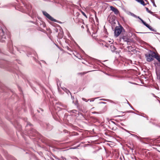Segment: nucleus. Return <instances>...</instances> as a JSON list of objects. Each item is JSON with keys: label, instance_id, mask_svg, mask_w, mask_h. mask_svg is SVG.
<instances>
[{"label": "nucleus", "instance_id": "f257e3e1", "mask_svg": "<svg viewBox=\"0 0 160 160\" xmlns=\"http://www.w3.org/2000/svg\"><path fill=\"white\" fill-rule=\"evenodd\" d=\"M155 52L153 51H149L145 54V56L146 58V60L148 62H150L152 61L155 56Z\"/></svg>", "mask_w": 160, "mask_h": 160}, {"label": "nucleus", "instance_id": "f03ea898", "mask_svg": "<svg viewBox=\"0 0 160 160\" xmlns=\"http://www.w3.org/2000/svg\"><path fill=\"white\" fill-rule=\"evenodd\" d=\"M123 28L121 26L116 27L114 31V36L117 37L118 36L122 31Z\"/></svg>", "mask_w": 160, "mask_h": 160}, {"label": "nucleus", "instance_id": "7ed1b4c3", "mask_svg": "<svg viewBox=\"0 0 160 160\" xmlns=\"http://www.w3.org/2000/svg\"><path fill=\"white\" fill-rule=\"evenodd\" d=\"M6 37L3 30L0 27V41L3 42L5 41Z\"/></svg>", "mask_w": 160, "mask_h": 160}, {"label": "nucleus", "instance_id": "20e7f679", "mask_svg": "<svg viewBox=\"0 0 160 160\" xmlns=\"http://www.w3.org/2000/svg\"><path fill=\"white\" fill-rule=\"evenodd\" d=\"M42 12L43 14L48 19L50 20L53 21L55 22H56L57 20L54 19L49 14H48V13L45 11H42Z\"/></svg>", "mask_w": 160, "mask_h": 160}, {"label": "nucleus", "instance_id": "39448f33", "mask_svg": "<svg viewBox=\"0 0 160 160\" xmlns=\"http://www.w3.org/2000/svg\"><path fill=\"white\" fill-rule=\"evenodd\" d=\"M128 40V38L126 36H120V41H121L122 40H123L124 42H127Z\"/></svg>", "mask_w": 160, "mask_h": 160}, {"label": "nucleus", "instance_id": "423d86ee", "mask_svg": "<svg viewBox=\"0 0 160 160\" xmlns=\"http://www.w3.org/2000/svg\"><path fill=\"white\" fill-rule=\"evenodd\" d=\"M154 58L157 59L159 63L160 64V55L157 52L155 53V56Z\"/></svg>", "mask_w": 160, "mask_h": 160}, {"label": "nucleus", "instance_id": "0eeeda50", "mask_svg": "<svg viewBox=\"0 0 160 160\" xmlns=\"http://www.w3.org/2000/svg\"><path fill=\"white\" fill-rule=\"evenodd\" d=\"M110 8L111 9L112 11L114 12L115 13V14H118V11L117 8H114L113 6H111Z\"/></svg>", "mask_w": 160, "mask_h": 160}, {"label": "nucleus", "instance_id": "6e6552de", "mask_svg": "<svg viewBox=\"0 0 160 160\" xmlns=\"http://www.w3.org/2000/svg\"><path fill=\"white\" fill-rule=\"evenodd\" d=\"M138 2L140 3L142 5L145 6L144 2L142 0H136Z\"/></svg>", "mask_w": 160, "mask_h": 160}, {"label": "nucleus", "instance_id": "1a4fd4ad", "mask_svg": "<svg viewBox=\"0 0 160 160\" xmlns=\"http://www.w3.org/2000/svg\"><path fill=\"white\" fill-rule=\"evenodd\" d=\"M146 9L147 11L148 12V13L152 14L153 13V12H151V11L149 10L148 9V8H146Z\"/></svg>", "mask_w": 160, "mask_h": 160}, {"label": "nucleus", "instance_id": "9d476101", "mask_svg": "<svg viewBox=\"0 0 160 160\" xmlns=\"http://www.w3.org/2000/svg\"><path fill=\"white\" fill-rule=\"evenodd\" d=\"M111 49V50H115V47L114 46V45L113 44H111L110 46Z\"/></svg>", "mask_w": 160, "mask_h": 160}, {"label": "nucleus", "instance_id": "9b49d317", "mask_svg": "<svg viewBox=\"0 0 160 160\" xmlns=\"http://www.w3.org/2000/svg\"><path fill=\"white\" fill-rule=\"evenodd\" d=\"M93 114H101L102 113L101 112H92Z\"/></svg>", "mask_w": 160, "mask_h": 160}, {"label": "nucleus", "instance_id": "f8f14e48", "mask_svg": "<svg viewBox=\"0 0 160 160\" xmlns=\"http://www.w3.org/2000/svg\"><path fill=\"white\" fill-rule=\"evenodd\" d=\"M148 28H149L151 31H154L153 29V28L151 26H149Z\"/></svg>", "mask_w": 160, "mask_h": 160}, {"label": "nucleus", "instance_id": "ddd939ff", "mask_svg": "<svg viewBox=\"0 0 160 160\" xmlns=\"http://www.w3.org/2000/svg\"><path fill=\"white\" fill-rule=\"evenodd\" d=\"M82 14L83 16H84L86 18H87V17L86 15V14H85V13L84 12H83L82 11Z\"/></svg>", "mask_w": 160, "mask_h": 160}, {"label": "nucleus", "instance_id": "4468645a", "mask_svg": "<svg viewBox=\"0 0 160 160\" xmlns=\"http://www.w3.org/2000/svg\"><path fill=\"white\" fill-rule=\"evenodd\" d=\"M144 24L145 26H146L148 28V27H149V25H148V24H147L146 22L145 23H144Z\"/></svg>", "mask_w": 160, "mask_h": 160}, {"label": "nucleus", "instance_id": "2eb2a0df", "mask_svg": "<svg viewBox=\"0 0 160 160\" xmlns=\"http://www.w3.org/2000/svg\"><path fill=\"white\" fill-rule=\"evenodd\" d=\"M140 20L142 22V23L144 24V23H145V22L141 18H140Z\"/></svg>", "mask_w": 160, "mask_h": 160}, {"label": "nucleus", "instance_id": "dca6fc26", "mask_svg": "<svg viewBox=\"0 0 160 160\" xmlns=\"http://www.w3.org/2000/svg\"><path fill=\"white\" fill-rule=\"evenodd\" d=\"M140 20L142 22V23L144 24V23H145V22L141 18H140Z\"/></svg>", "mask_w": 160, "mask_h": 160}, {"label": "nucleus", "instance_id": "f3484780", "mask_svg": "<svg viewBox=\"0 0 160 160\" xmlns=\"http://www.w3.org/2000/svg\"><path fill=\"white\" fill-rule=\"evenodd\" d=\"M152 2L153 3V5L155 7H156V5L155 2L154 1H152Z\"/></svg>", "mask_w": 160, "mask_h": 160}, {"label": "nucleus", "instance_id": "a211bd4d", "mask_svg": "<svg viewBox=\"0 0 160 160\" xmlns=\"http://www.w3.org/2000/svg\"><path fill=\"white\" fill-rule=\"evenodd\" d=\"M79 145L77 147H73V148H71L72 149H76L78 147H79Z\"/></svg>", "mask_w": 160, "mask_h": 160}, {"label": "nucleus", "instance_id": "6ab92c4d", "mask_svg": "<svg viewBox=\"0 0 160 160\" xmlns=\"http://www.w3.org/2000/svg\"><path fill=\"white\" fill-rule=\"evenodd\" d=\"M65 89L66 90V92L68 93V92H69L71 94V93H70V91L68 90H67L65 88Z\"/></svg>", "mask_w": 160, "mask_h": 160}, {"label": "nucleus", "instance_id": "aec40b11", "mask_svg": "<svg viewBox=\"0 0 160 160\" xmlns=\"http://www.w3.org/2000/svg\"><path fill=\"white\" fill-rule=\"evenodd\" d=\"M72 112H73V113H76L75 112H77V111H76V110H73L72 111Z\"/></svg>", "mask_w": 160, "mask_h": 160}, {"label": "nucleus", "instance_id": "412c9836", "mask_svg": "<svg viewBox=\"0 0 160 160\" xmlns=\"http://www.w3.org/2000/svg\"><path fill=\"white\" fill-rule=\"evenodd\" d=\"M82 100H83V101H86V102H88V101H87L86 100V99H85V98H82Z\"/></svg>", "mask_w": 160, "mask_h": 160}, {"label": "nucleus", "instance_id": "4be33fe9", "mask_svg": "<svg viewBox=\"0 0 160 160\" xmlns=\"http://www.w3.org/2000/svg\"><path fill=\"white\" fill-rule=\"evenodd\" d=\"M131 134L132 136H137L135 134Z\"/></svg>", "mask_w": 160, "mask_h": 160}, {"label": "nucleus", "instance_id": "5701e85b", "mask_svg": "<svg viewBox=\"0 0 160 160\" xmlns=\"http://www.w3.org/2000/svg\"><path fill=\"white\" fill-rule=\"evenodd\" d=\"M89 100H90V102H92V101H94V100H91L88 99V101H89Z\"/></svg>", "mask_w": 160, "mask_h": 160}, {"label": "nucleus", "instance_id": "b1692460", "mask_svg": "<svg viewBox=\"0 0 160 160\" xmlns=\"http://www.w3.org/2000/svg\"><path fill=\"white\" fill-rule=\"evenodd\" d=\"M109 42L112 43V40L111 41H109Z\"/></svg>", "mask_w": 160, "mask_h": 160}, {"label": "nucleus", "instance_id": "393cba45", "mask_svg": "<svg viewBox=\"0 0 160 160\" xmlns=\"http://www.w3.org/2000/svg\"><path fill=\"white\" fill-rule=\"evenodd\" d=\"M133 16H134V17H136V16H135V15L134 14H133Z\"/></svg>", "mask_w": 160, "mask_h": 160}, {"label": "nucleus", "instance_id": "a878e982", "mask_svg": "<svg viewBox=\"0 0 160 160\" xmlns=\"http://www.w3.org/2000/svg\"><path fill=\"white\" fill-rule=\"evenodd\" d=\"M137 17L138 18H139V19H140V18H141L139 17Z\"/></svg>", "mask_w": 160, "mask_h": 160}, {"label": "nucleus", "instance_id": "bb28decb", "mask_svg": "<svg viewBox=\"0 0 160 160\" xmlns=\"http://www.w3.org/2000/svg\"><path fill=\"white\" fill-rule=\"evenodd\" d=\"M136 32L137 33H142V32Z\"/></svg>", "mask_w": 160, "mask_h": 160}, {"label": "nucleus", "instance_id": "cd10ccee", "mask_svg": "<svg viewBox=\"0 0 160 160\" xmlns=\"http://www.w3.org/2000/svg\"><path fill=\"white\" fill-rule=\"evenodd\" d=\"M102 103H104V102H102Z\"/></svg>", "mask_w": 160, "mask_h": 160}, {"label": "nucleus", "instance_id": "c85d7f7f", "mask_svg": "<svg viewBox=\"0 0 160 160\" xmlns=\"http://www.w3.org/2000/svg\"><path fill=\"white\" fill-rule=\"evenodd\" d=\"M113 51V52L114 51Z\"/></svg>", "mask_w": 160, "mask_h": 160}, {"label": "nucleus", "instance_id": "c756f323", "mask_svg": "<svg viewBox=\"0 0 160 160\" xmlns=\"http://www.w3.org/2000/svg\"><path fill=\"white\" fill-rule=\"evenodd\" d=\"M102 100H104V101L105 100H104V99H102Z\"/></svg>", "mask_w": 160, "mask_h": 160}]
</instances>
